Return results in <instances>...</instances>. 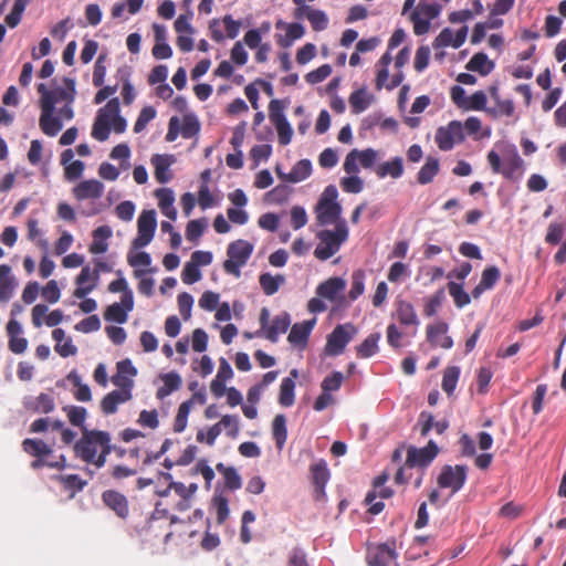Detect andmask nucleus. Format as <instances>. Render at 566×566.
<instances>
[{"label": "nucleus", "instance_id": "nucleus-1", "mask_svg": "<svg viewBox=\"0 0 566 566\" xmlns=\"http://www.w3.org/2000/svg\"><path fill=\"white\" fill-rule=\"evenodd\" d=\"M112 451V436L104 430L84 428L80 439L73 444L74 457L95 469L106 464Z\"/></svg>", "mask_w": 566, "mask_h": 566}, {"label": "nucleus", "instance_id": "nucleus-2", "mask_svg": "<svg viewBox=\"0 0 566 566\" xmlns=\"http://www.w3.org/2000/svg\"><path fill=\"white\" fill-rule=\"evenodd\" d=\"M486 159L493 174H500L513 182L523 178L525 163L514 145H507L503 149L502 156L495 150H490Z\"/></svg>", "mask_w": 566, "mask_h": 566}, {"label": "nucleus", "instance_id": "nucleus-3", "mask_svg": "<svg viewBox=\"0 0 566 566\" xmlns=\"http://www.w3.org/2000/svg\"><path fill=\"white\" fill-rule=\"evenodd\" d=\"M348 229L344 221L337 222L335 230H323L318 232L317 238L319 243L317 244L314 255L322 261L328 260L340 249L342 243L347 240Z\"/></svg>", "mask_w": 566, "mask_h": 566}, {"label": "nucleus", "instance_id": "nucleus-4", "mask_svg": "<svg viewBox=\"0 0 566 566\" xmlns=\"http://www.w3.org/2000/svg\"><path fill=\"white\" fill-rule=\"evenodd\" d=\"M253 252V245L242 239L231 242L227 248L228 259L223 262V270L239 277L240 269L244 266Z\"/></svg>", "mask_w": 566, "mask_h": 566}, {"label": "nucleus", "instance_id": "nucleus-5", "mask_svg": "<svg viewBox=\"0 0 566 566\" xmlns=\"http://www.w3.org/2000/svg\"><path fill=\"white\" fill-rule=\"evenodd\" d=\"M468 476V467L463 464H446L437 478V484L440 489L451 490V494L459 492L465 484Z\"/></svg>", "mask_w": 566, "mask_h": 566}, {"label": "nucleus", "instance_id": "nucleus-6", "mask_svg": "<svg viewBox=\"0 0 566 566\" xmlns=\"http://www.w3.org/2000/svg\"><path fill=\"white\" fill-rule=\"evenodd\" d=\"M357 334V328L352 323L337 325L328 335L325 350L329 356H338L344 353L347 344Z\"/></svg>", "mask_w": 566, "mask_h": 566}, {"label": "nucleus", "instance_id": "nucleus-7", "mask_svg": "<svg viewBox=\"0 0 566 566\" xmlns=\"http://www.w3.org/2000/svg\"><path fill=\"white\" fill-rule=\"evenodd\" d=\"M397 557L395 539L370 547L367 552L369 566H399Z\"/></svg>", "mask_w": 566, "mask_h": 566}, {"label": "nucleus", "instance_id": "nucleus-8", "mask_svg": "<svg viewBox=\"0 0 566 566\" xmlns=\"http://www.w3.org/2000/svg\"><path fill=\"white\" fill-rule=\"evenodd\" d=\"M439 448L436 442L430 440L423 448L409 447L405 467L426 469L437 458Z\"/></svg>", "mask_w": 566, "mask_h": 566}, {"label": "nucleus", "instance_id": "nucleus-9", "mask_svg": "<svg viewBox=\"0 0 566 566\" xmlns=\"http://www.w3.org/2000/svg\"><path fill=\"white\" fill-rule=\"evenodd\" d=\"M464 138L463 125L459 120H452L447 126L439 127L436 133V143L443 151L451 150L455 144L462 143Z\"/></svg>", "mask_w": 566, "mask_h": 566}, {"label": "nucleus", "instance_id": "nucleus-10", "mask_svg": "<svg viewBox=\"0 0 566 566\" xmlns=\"http://www.w3.org/2000/svg\"><path fill=\"white\" fill-rule=\"evenodd\" d=\"M157 227L155 210H144L137 220V237L133 240V247L140 249L148 245Z\"/></svg>", "mask_w": 566, "mask_h": 566}, {"label": "nucleus", "instance_id": "nucleus-11", "mask_svg": "<svg viewBox=\"0 0 566 566\" xmlns=\"http://www.w3.org/2000/svg\"><path fill=\"white\" fill-rule=\"evenodd\" d=\"M378 157V153L373 148H367L364 150L353 149L350 150L344 161V170L347 174H358L359 167L358 163L363 168H371Z\"/></svg>", "mask_w": 566, "mask_h": 566}, {"label": "nucleus", "instance_id": "nucleus-12", "mask_svg": "<svg viewBox=\"0 0 566 566\" xmlns=\"http://www.w3.org/2000/svg\"><path fill=\"white\" fill-rule=\"evenodd\" d=\"M345 287L346 281L342 277L334 276L318 284L316 294L321 298L342 305L345 302V296L343 295Z\"/></svg>", "mask_w": 566, "mask_h": 566}, {"label": "nucleus", "instance_id": "nucleus-13", "mask_svg": "<svg viewBox=\"0 0 566 566\" xmlns=\"http://www.w3.org/2000/svg\"><path fill=\"white\" fill-rule=\"evenodd\" d=\"M311 479L314 485V497L316 501L325 496V486L331 478V472L325 460L321 459L310 467Z\"/></svg>", "mask_w": 566, "mask_h": 566}, {"label": "nucleus", "instance_id": "nucleus-14", "mask_svg": "<svg viewBox=\"0 0 566 566\" xmlns=\"http://www.w3.org/2000/svg\"><path fill=\"white\" fill-rule=\"evenodd\" d=\"M63 82L65 87L51 90L45 99L41 101V105H46V103L51 102V107L55 109V105L60 102L73 104L76 95L75 81L71 77H64Z\"/></svg>", "mask_w": 566, "mask_h": 566}, {"label": "nucleus", "instance_id": "nucleus-15", "mask_svg": "<svg viewBox=\"0 0 566 566\" xmlns=\"http://www.w3.org/2000/svg\"><path fill=\"white\" fill-rule=\"evenodd\" d=\"M102 501L118 517L125 520L129 515L128 500L123 493L115 490H106L102 493Z\"/></svg>", "mask_w": 566, "mask_h": 566}, {"label": "nucleus", "instance_id": "nucleus-16", "mask_svg": "<svg viewBox=\"0 0 566 566\" xmlns=\"http://www.w3.org/2000/svg\"><path fill=\"white\" fill-rule=\"evenodd\" d=\"M317 222L319 226L334 223L342 213V207L338 202L328 198H321L316 206Z\"/></svg>", "mask_w": 566, "mask_h": 566}, {"label": "nucleus", "instance_id": "nucleus-17", "mask_svg": "<svg viewBox=\"0 0 566 566\" xmlns=\"http://www.w3.org/2000/svg\"><path fill=\"white\" fill-rule=\"evenodd\" d=\"M448 328L449 326L444 322L427 326V339L432 347L450 349L453 346L452 337L447 335Z\"/></svg>", "mask_w": 566, "mask_h": 566}, {"label": "nucleus", "instance_id": "nucleus-18", "mask_svg": "<svg viewBox=\"0 0 566 566\" xmlns=\"http://www.w3.org/2000/svg\"><path fill=\"white\" fill-rule=\"evenodd\" d=\"M468 27H462L455 33L450 28H444L434 39L432 45L434 49L453 46L460 48L467 40Z\"/></svg>", "mask_w": 566, "mask_h": 566}, {"label": "nucleus", "instance_id": "nucleus-19", "mask_svg": "<svg viewBox=\"0 0 566 566\" xmlns=\"http://www.w3.org/2000/svg\"><path fill=\"white\" fill-rule=\"evenodd\" d=\"M275 172L277 177L283 181L292 184L301 182L311 176L312 163L310 159H301L292 167L289 174L282 171L280 166L275 167Z\"/></svg>", "mask_w": 566, "mask_h": 566}, {"label": "nucleus", "instance_id": "nucleus-20", "mask_svg": "<svg viewBox=\"0 0 566 566\" xmlns=\"http://www.w3.org/2000/svg\"><path fill=\"white\" fill-rule=\"evenodd\" d=\"M119 390L108 392L101 401L102 412L106 416L117 411L118 405L132 399V389L119 387Z\"/></svg>", "mask_w": 566, "mask_h": 566}, {"label": "nucleus", "instance_id": "nucleus-21", "mask_svg": "<svg viewBox=\"0 0 566 566\" xmlns=\"http://www.w3.org/2000/svg\"><path fill=\"white\" fill-rule=\"evenodd\" d=\"M23 407L25 410L34 413H50L54 410L55 403L51 395L41 392L36 397H24Z\"/></svg>", "mask_w": 566, "mask_h": 566}, {"label": "nucleus", "instance_id": "nucleus-22", "mask_svg": "<svg viewBox=\"0 0 566 566\" xmlns=\"http://www.w3.org/2000/svg\"><path fill=\"white\" fill-rule=\"evenodd\" d=\"M41 111L39 120L41 130L48 136H55L62 129V120L53 116L54 108L51 107V102L41 105Z\"/></svg>", "mask_w": 566, "mask_h": 566}, {"label": "nucleus", "instance_id": "nucleus-23", "mask_svg": "<svg viewBox=\"0 0 566 566\" xmlns=\"http://www.w3.org/2000/svg\"><path fill=\"white\" fill-rule=\"evenodd\" d=\"M314 325L315 319L294 324L287 336L289 343L295 347L304 349Z\"/></svg>", "mask_w": 566, "mask_h": 566}, {"label": "nucleus", "instance_id": "nucleus-24", "mask_svg": "<svg viewBox=\"0 0 566 566\" xmlns=\"http://www.w3.org/2000/svg\"><path fill=\"white\" fill-rule=\"evenodd\" d=\"M103 191V184L95 179L81 181L73 190L77 200L97 199L102 197Z\"/></svg>", "mask_w": 566, "mask_h": 566}, {"label": "nucleus", "instance_id": "nucleus-25", "mask_svg": "<svg viewBox=\"0 0 566 566\" xmlns=\"http://www.w3.org/2000/svg\"><path fill=\"white\" fill-rule=\"evenodd\" d=\"M97 282L94 281L93 271L88 265L83 266L76 277V289L73 295L76 298H84L96 287Z\"/></svg>", "mask_w": 566, "mask_h": 566}, {"label": "nucleus", "instance_id": "nucleus-26", "mask_svg": "<svg viewBox=\"0 0 566 566\" xmlns=\"http://www.w3.org/2000/svg\"><path fill=\"white\" fill-rule=\"evenodd\" d=\"M291 325V316L287 312H282L281 314L276 315L270 326L266 328V332L264 334V337L269 339L272 343L277 342L279 336L281 334L286 333Z\"/></svg>", "mask_w": 566, "mask_h": 566}, {"label": "nucleus", "instance_id": "nucleus-27", "mask_svg": "<svg viewBox=\"0 0 566 566\" xmlns=\"http://www.w3.org/2000/svg\"><path fill=\"white\" fill-rule=\"evenodd\" d=\"M125 375H137V369L133 366L129 359H124L117 363V374L112 377V382L117 387H126L132 389L133 381L126 378Z\"/></svg>", "mask_w": 566, "mask_h": 566}, {"label": "nucleus", "instance_id": "nucleus-28", "mask_svg": "<svg viewBox=\"0 0 566 566\" xmlns=\"http://www.w3.org/2000/svg\"><path fill=\"white\" fill-rule=\"evenodd\" d=\"M275 27L276 29L284 28L286 30L285 36L279 40V44L282 48H289L295 40L301 39L305 33L304 27L297 22L285 23L283 21H277Z\"/></svg>", "mask_w": 566, "mask_h": 566}, {"label": "nucleus", "instance_id": "nucleus-29", "mask_svg": "<svg viewBox=\"0 0 566 566\" xmlns=\"http://www.w3.org/2000/svg\"><path fill=\"white\" fill-rule=\"evenodd\" d=\"M395 316L401 325H415L419 324L417 313L413 305L408 301H398L396 303Z\"/></svg>", "mask_w": 566, "mask_h": 566}, {"label": "nucleus", "instance_id": "nucleus-30", "mask_svg": "<svg viewBox=\"0 0 566 566\" xmlns=\"http://www.w3.org/2000/svg\"><path fill=\"white\" fill-rule=\"evenodd\" d=\"M378 178H385L387 176L398 179L403 174V163L401 157H395L388 161L378 165L375 169Z\"/></svg>", "mask_w": 566, "mask_h": 566}, {"label": "nucleus", "instance_id": "nucleus-31", "mask_svg": "<svg viewBox=\"0 0 566 566\" xmlns=\"http://www.w3.org/2000/svg\"><path fill=\"white\" fill-rule=\"evenodd\" d=\"M440 163L439 159L432 156L427 157L424 165L417 174V181L420 185H428L433 181L434 177L439 174Z\"/></svg>", "mask_w": 566, "mask_h": 566}, {"label": "nucleus", "instance_id": "nucleus-32", "mask_svg": "<svg viewBox=\"0 0 566 566\" xmlns=\"http://www.w3.org/2000/svg\"><path fill=\"white\" fill-rule=\"evenodd\" d=\"M467 69L471 72H478L482 76H486L493 71L494 63L489 60L485 53L479 52L468 62Z\"/></svg>", "mask_w": 566, "mask_h": 566}, {"label": "nucleus", "instance_id": "nucleus-33", "mask_svg": "<svg viewBox=\"0 0 566 566\" xmlns=\"http://www.w3.org/2000/svg\"><path fill=\"white\" fill-rule=\"evenodd\" d=\"M22 449L25 453L35 458H44L52 453V449L39 439H24L22 441Z\"/></svg>", "mask_w": 566, "mask_h": 566}, {"label": "nucleus", "instance_id": "nucleus-34", "mask_svg": "<svg viewBox=\"0 0 566 566\" xmlns=\"http://www.w3.org/2000/svg\"><path fill=\"white\" fill-rule=\"evenodd\" d=\"M10 272L11 268L9 265H0V301H9L13 294L15 285Z\"/></svg>", "mask_w": 566, "mask_h": 566}, {"label": "nucleus", "instance_id": "nucleus-35", "mask_svg": "<svg viewBox=\"0 0 566 566\" xmlns=\"http://www.w3.org/2000/svg\"><path fill=\"white\" fill-rule=\"evenodd\" d=\"M492 96L495 101V106L493 108H490L488 112L489 114L493 115L494 117L499 116H512L515 111V106L512 99H501L499 94L496 93V88L493 87L491 90Z\"/></svg>", "mask_w": 566, "mask_h": 566}, {"label": "nucleus", "instance_id": "nucleus-36", "mask_svg": "<svg viewBox=\"0 0 566 566\" xmlns=\"http://www.w3.org/2000/svg\"><path fill=\"white\" fill-rule=\"evenodd\" d=\"M285 277L282 274L272 275L271 273H262L259 276V283L265 295L275 294L280 286L284 284Z\"/></svg>", "mask_w": 566, "mask_h": 566}, {"label": "nucleus", "instance_id": "nucleus-37", "mask_svg": "<svg viewBox=\"0 0 566 566\" xmlns=\"http://www.w3.org/2000/svg\"><path fill=\"white\" fill-rule=\"evenodd\" d=\"M379 333L369 334L365 340L356 346V355L358 358H369L378 352Z\"/></svg>", "mask_w": 566, "mask_h": 566}, {"label": "nucleus", "instance_id": "nucleus-38", "mask_svg": "<svg viewBox=\"0 0 566 566\" xmlns=\"http://www.w3.org/2000/svg\"><path fill=\"white\" fill-rule=\"evenodd\" d=\"M161 380L164 385L157 390V397L159 399L169 396L172 391L178 390L181 386V377L175 371L163 375Z\"/></svg>", "mask_w": 566, "mask_h": 566}, {"label": "nucleus", "instance_id": "nucleus-39", "mask_svg": "<svg viewBox=\"0 0 566 566\" xmlns=\"http://www.w3.org/2000/svg\"><path fill=\"white\" fill-rule=\"evenodd\" d=\"M216 469L224 478L226 488L235 491L242 486V480L233 467H227L223 463H218Z\"/></svg>", "mask_w": 566, "mask_h": 566}, {"label": "nucleus", "instance_id": "nucleus-40", "mask_svg": "<svg viewBox=\"0 0 566 566\" xmlns=\"http://www.w3.org/2000/svg\"><path fill=\"white\" fill-rule=\"evenodd\" d=\"M446 300V292L443 287L437 290L432 295L423 300V314L427 317H432L437 314Z\"/></svg>", "mask_w": 566, "mask_h": 566}, {"label": "nucleus", "instance_id": "nucleus-41", "mask_svg": "<svg viewBox=\"0 0 566 566\" xmlns=\"http://www.w3.org/2000/svg\"><path fill=\"white\" fill-rule=\"evenodd\" d=\"M179 130L180 135L186 139L197 136L200 132V123L197 116L192 113L184 115L182 122H179Z\"/></svg>", "mask_w": 566, "mask_h": 566}, {"label": "nucleus", "instance_id": "nucleus-42", "mask_svg": "<svg viewBox=\"0 0 566 566\" xmlns=\"http://www.w3.org/2000/svg\"><path fill=\"white\" fill-rule=\"evenodd\" d=\"M272 434L276 447L281 450L287 439L286 419L284 415H276L272 422Z\"/></svg>", "mask_w": 566, "mask_h": 566}, {"label": "nucleus", "instance_id": "nucleus-43", "mask_svg": "<svg viewBox=\"0 0 566 566\" xmlns=\"http://www.w3.org/2000/svg\"><path fill=\"white\" fill-rule=\"evenodd\" d=\"M151 164L155 167L156 180L160 184H167L171 179V174L169 172L170 163L167 158L161 155H154Z\"/></svg>", "mask_w": 566, "mask_h": 566}, {"label": "nucleus", "instance_id": "nucleus-44", "mask_svg": "<svg viewBox=\"0 0 566 566\" xmlns=\"http://www.w3.org/2000/svg\"><path fill=\"white\" fill-rule=\"evenodd\" d=\"M370 102L371 96L364 88L353 92L349 96V104L353 113L355 114H359L367 109Z\"/></svg>", "mask_w": 566, "mask_h": 566}, {"label": "nucleus", "instance_id": "nucleus-45", "mask_svg": "<svg viewBox=\"0 0 566 566\" xmlns=\"http://www.w3.org/2000/svg\"><path fill=\"white\" fill-rule=\"evenodd\" d=\"M447 286L449 294L453 298L454 305L458 308H462L470 304L471 296L464 291L463 285L461 283L450 281Z\"/></svg>", "mask_w": 566, "mask_h": 566}, {"label": "nucleus", "instance_id": "nucleus-46", "mask_svg": "<svg viewBox=\"0 0 566 566\" xmlns=\"http://www.w3.org/2000/svg\"><path fill=\"white\" fill-rule=\"evenodd\" d=\"M63 411L66 413V417L70 423L74 427L82 428V431L85 427V420L87 417V411L84 407L81 406H64Z\"/></svg>", "mask_w": 566, "mask_h": 566}, {"label": "nucleus", "instance_id": "nucleus-47", "mask_svg": "<svg viewBox=\"0 0 566 566\" xmlns=\"http://www.w3.org/2000/svg\"><path fill=\"white\" fill-rule=\"evenodd\" d=\"M119 114V102L118 98L111 99L104 107H102L96 116V119L112 127V123Z\"/></svg>", "mask_w": 566, "mask_h": 566}, {"label": "nucleus", "instance_id": "nucleus-48", "mask_svg": "<svg viewBox=\"0 0 566 566\" xmlns=\"http://www.w3.org/2000/svg\"><path fill=\"white\" fill-rule=\"evenodd\" d=\"M119 114V102L118 98L111 99L104 107H102L96 116V119L112 127V123Z\"/></svg>", "mask_w": 566, "mask_h": 566}, {"label": "nucleus", "instance_id": "nucleus-49", "mask_svg": "<svg viewBox=\"0 0 566 566\" xmlns=\"http://www.w3.org/2000/svg\"><path fill=\"white\" fill-rule=\"evenodd\" d=\"M459 377L460 368L458 366H450L444 369L441 387L448 396L454 392Z\"/></svg>", "mask_w": 566, "mask_h": 566}, {"label": "nucleus", "instance_id": "nucleus-50", "mask_svg": "<svg viewBox=\"0 0 566 566\" xmlns=\"http://www.w3.org/2000/svg\"><path fill=\"white\" fill-rule=\"evenodd\" d=\"M192 405H193V398H191L187 401H184L179 406L175 421H174V431L175 432L180 433L186 429L187 423H188V416L190 413Z\"/></svg>", "mask_w": 566, "mask_h": 566}, {"label": "nucleus", "instance_id": "nucleus-51", "mask_svg": "<svg viewBox=\"0 0 566 566\" xmlns=\"http://www.w3.org/2000/svg\"><path fill=\"white\" fill-rule=\"evenodd\" d=\"M294 388L295 382L292 378L286 377L282 380L280 386L279 402L283 407H291L294 403Z\"/></svg>", "mask_w": 566, "mask_h": 566}, {"label": "nucleus", "instance_id": "nucleus-52", "mask_svg": "<svg viewBox=\"0 0 566 566\" xmlns=\"http://www.w3.org/2000/svg\"><path fill=\"white\" fill-rule=\"evenodd\" d=\"M365 272L363 270H356L352 274V284L348 292L350 301L357 300L365 291Z\"/></svg>", "mask_w": 566, "mask_h": 566}, {"label": "nucleus", "instance_id": "nucleus-53", "mask_svg": "<svg viewBox=\"0 0 566 566\" xmlns=\"http://www.w3.org/2000/svg\"><path fill=\"white\" fill-rule=\"evenodd\" d=\"M306 18L314 31H323L328 25V19L324 11L306 8Z\"/></svg>", "mask_w": 566, "mask_h": 566}, {"label": "nucleus", "instance_id": "nucleus-54", "mask_svg": "<svg viewBox=\"0 0 566 566\" xmlns=\"http://www.w3.org/2000/svg\"><path fill=\"white\" fill-rule=\"evenodd\" d=\"M392 56L389 52L382 54V56L378 61L379 69L377 71L376 76V88L380 90L384 87L385 83L388 81V65L391 63Z\"/></svg>", "mask_w": 566, "mask_h": 566}, {"label": "nucleus", "instance_id": "nucleus-55", "mask_svg": "<svg viewBox=\"0 0 566 566\" xmlns=\"http://www.w3.org/2000/svg\"><path fill=\"white\" fill-rule=\"evenodd\" d=\"M76 390L74 391V398L78 401H90L92 399V392L87 385L82 384L81 377L76 373H71L67 377Z\"/></svg>", "mask_w": 566, "mask_h": 566}, {"label": "nucleus", "instance_id": "nucleus-56", "mask_svg": "<svg viewBox=\"0 0 566 566\" xmlns=\"http://www.w3.org/2000/svg\"><path fill=\"white\" fill-rule=\"evenodd\" d=\"M104 318L123 324L127 321V311L119 303H114L106 308Z\"/></svg>", "mask_w": 566, "mask_h": 566}, {"label": "nucleus", "instance_id": "nucleus-57", "mask_svg": "<svg viewBox=\"0 0 566 566\" xmlns=\"http://www.w3.org/2000/svg\"><path fill=\"white\" fill-rule=\"evenodd\" d=\"M156 117V111L153 106H145L142 108L135 124H134V132L140 133L143 132L147 124L153 120Z\"/></svg>", "mask_w": 566, "mask_h": 566}, {"label": "nucleus", "instance_id": "nucleus-58", "mask_svg": "<svg viewBox=\"0 0 566 566\" xmlns=\"http://www.w3.org/2000/svg\"><path fill=\"white\" fill-rule=\"evenodd\" d=\"M284 104L280 99H272L269 104V117L273 125L287 120L284 115Z\"/></svg>", "mask_w": 566, "mask_h": 566}, {"label": "nucleus", "instance_id": "nucleus-59", "mask_svg": "<svg viewBox=\"0 0 566 566\" xmlns=\"http://www.w3.org/2000/svg\"><path fill=\"white\" fill-rule=\"evenodd\" d=\"M221 433V423H216L208 429L207 432L203 430H199L196 436V440L200 443H207L208 446H213L216 439Z\"/></svg>", "mask_w": 566, "mask_h": 566}, {"label": "nucleus", "instance_id": "nucleus-60", "mask_svg": "<svg viewBox=\"0 0 566 566\" xmlns=\"http://www.w3.org/2000/svg\"><path fill=\"white\" fill-rule=\"evenodd\" d=\"M206 228L205 219L191 220L186 228V238L189 241H197L203 233Z\"/></svg>", "mask_w": 566, "mask_h": 566}, {"label": "nucleus", "instance_id": "nucleus-61", "mask_svg": "<svg viewBox=\"0 0 566 566\" xmlns=\"http://www.w3.org/2000/svg\"><path fill=\"white\" fill-rule=\"evenodd\" d=\"M332 66L329 64H323L314 71H311L305 75V80L310 84H317L323 82L332 74Z\"/></svg>", "mask_w": 566, "mask_h": 566}, {"label": "nucleus", "instance_id": "nucleus-62", "mask_svg": "<svg viewBox=\"0 0 566 566\" xmlns=\"http://www.w3.org/2000/svg\"><path fill=\"white\" fill-rule=\"evenodd\" d=\"M352 176L345 177L340 180V187L345 192L348 193H358L364 188L363 180L356 176V174H350Z\"/></svg>", "mask_w": 566, "mask_h": 566}, {"label": "nucleus", "instance_id": "nucleus-63", "mask_svg": "<svg viewBox=\"0 0 566 566\" xmlns=\"http://www.w3.org/2000/svg\"><path fill=\"white\" fill-rule=\"evenodd\" d=\"M500 277V270L496 266L492 265L483 270L480 282L482 283L483 286H486L489 290H491L497 283Z\"/></svg>", "mask_w": 566, "mask_h": 566}, {"label": "nucleus", "instance_id": "nucleus-64", "mask_svg": "<svg viewBox=\"0 0 566 566\" xmlns=\"http://www.w3.org/2000/svg\"><path fill=\"white\" fill-rule=\"evenodd\" d=\"M566 226L564 223H551L547 229L545 241L549 244H558L562 241Z\"/></svg>", "mask_w": 566, "mask_h": 566}]
</instances>
